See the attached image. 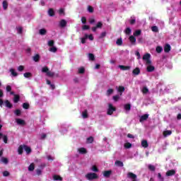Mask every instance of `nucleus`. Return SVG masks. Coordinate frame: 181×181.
<instances>
[{"label":"nucleus","instance_id":"37","mask_svg":"<svg viewBox=\"0 0 181 181\" xmlns=\"http://www.w3.org/2000/svg\"><path fill=\"white\" fill-rule=\"evenodd\" d=\"M124 110L126 111H131V104L127 103V104L124 105Z\"/></svg>","mask_w":181,"mask_h":181},{"label":"nucleus","instance_id":"13","mask_svg":"<svg viewBox=\"0 0 181 181\" xmlns=\"http://www.w3.org/2000/svg\"><path fill=\"white\" fill-rule=\"evenodd\" d=\"M78 151L81 155H85L86 153H87V149H86V148L83 147L78 148Z\"/></svg>","mask_w":181,"mask_h":181},{"label":"nucleus","instance_id":"24","mask_svg":"<svg viewBox=\"0 0 181 181\" xmlns=\"http://www.w3.org/2000/svg\"><path fill=\"white\" fill-rule=\"evenodd\" d=\"M141 146H143V148H148V146H149V144H148V141L143 140L141 141Z\"/></svg>","mask_w":181,"mask_h":181},{"label":"nucleus","instance_id":"9","mask_svg":"<svg viewBox=\"0 0 181 181\" xmlns=\"http://www.w3.org/2000/svg\"><path fill=\"white\" fill-rule=\"evenodd\" d=\"M129 42L132 43V45H136V38L134 35H131L129 37Z\"/></svg>","mask_w":181,"mask_h":181},{"label":"nucleus","instance_id":"21","mask_svg":"<svg viewBox=\"0 0 181 181\" xmlns=\"http://www.w3.org/2000/svg\"><path fill=\"white\" fill-rule=\"evenodd\" d=\"M47 13H48L49 16H51V17L54 16V9L49 8Z\"/></svg>","mask_w":181,"mask_h":181},{"label":"nucleus","instance_id":"5","mask_svg":"<svg viewBox=\"0 0 181 181\" xmlns=\"http://www.w3.org/2000/svg\"><path fill=\"white\" fill-rule=\"evenodd\" d=\"M103 176L104 177H110V176H111V175H112V170H105L103 171Z\"/></svg>","mask_w":181,"mask_h":181},{"label":"nucleus","instance_id":"43","mask_svg":"<svg viewBox=\"0 0 181 181\" xmlns=\"http://www.w3.org/2000/svg\"><path fill=\"white\" fill-rule=\"evenodd\" d=\"M49 71V67H47V66H44V67H42V73H46V74H47V73H48Z\"/></svg>","mask_w":181,"mask_h":181},{"label":"nucleus","instance_id":"57","mask_svg":"<svg viewBox=\"0 0 181 181\" xmlns=\"http://www.w3.org/2000/svg\"><path fill=\"white\" fill-rule=\"evenodd\" d=\"M112 98L115 100V102L117 103L118 100H119V95H114Z\"/></svg>","mask_w":181,"mask_h":181},{"label":"nucleus","instance_id":"51","mask_svg":"<svg viewBox=\"0 0 181 181\" xmlns=\"http://www.w3.org/2000/svg\"><path fill=\"white\" fill-rule=\"evenodd\" d=\"M141 33V30H137L134 33V36H139Z\"/></svg>","mask_w":181,"mask_h":181},{"label":"nucleus","instance_id":"8","mask_svg":"<svg viewBox=\"0 0 181 181\" xmlns=\"http://www.w3.org/2000/svg\"><path fill=\"white\" fill-rule=\"evenodd\" d=\"M149 118V115L148 114H144L141 115V117L139 119L140 122H144V121H146Z\"/></svg>","mask_w":181,"mask_h":181},{"label":"nucleus","instance_id":"34","mask_svg":"<svg viewBox=\"0 0 181 181\" xmlns=\"http://www.w3.org/2000/svg\"><path fill=\"white\" fill-rule=\"evenodd\" d=\"M53 179L54 180H60V181L63 180V177H62L60 175H56L53 176Z\"/></svg>","mask_w":181,"mask_h":181},{"label":"nucleus","instance_id":"4","mask_svg":"<svg viewBox=\"0 0 181 181\" xmlns=\"http://www.w3.org/2000/svg\"><path fill=\"white\" fill-rule=\"evenodd\" d=\"M103 28V22L99 21L95 27L92 28L93 32H97V29H101Z\"/></svg>","mask_w":181,"mask_h":181},{"label":"nucleus","instance_id":"20","mask_svg":"<svg viewBox=\"0 0 181 181\" xmlns=\"http://www.w3.org/2000/svg\"><path fill=\"white\" fill-rule=\"evenodd\" d=\"M115 165L116 166H119V168H122L124 166V163H122L121 160H116L115 162Z\"/></svg>","mask_w":181,"mask_h":181},{"label":"nucleus","instance_id":"29","mask_svg":"<svg viewBox=\"0 0 181 181\" xmlns=\"http://www.w3.org/2000/svg\"><path fill=\"white\" fill-rule=\"evenodd\" d=\"M113 93H114V89L109 88L106 92V95H107V97H110V95H111V94H112Z\"/></svg>","mask_w":181,"mask_h":181},{"label":"nucleus","instance_id":"49","mask_svg":"<svg viewBox=\"0 0 181 181\" xmlns=\"http://www.w3.org/2000/svg\"><path fill=\"white\" fill-rule=\"evenodd\" d=\"M148 169L149 170H151V172H155L156 168H155V165H148Z\"/></svg>","mask_w":181,"mask_h":181},{"label":"nucleus","instance_id":"41","mask_svg":"<svg viewBox=\"0 0 181 181\" xmlns=\"http://www.w3.org/2000/svg\"><path fill=\"white\" fill-rule=\"evenodd\" d=\"M124 148L126 149H129L130 148H132V144L129 142L124 144Z\"/></svg>","mask_w":181,"mask_h":181},{"label":"nucleus","instance_id":"56","mask_svg":"<svg viewBox=\"0 0 181 181\" xmlns=\"http://www.w3.org/2000/svg\"><path fill=\"white\" fill-rule=\"evenodd\" d=\"M105 36H107V33L106 32H103L100 37H99V39H103V37H105Z\"/></svg>","mask_w":181,"mask_h":181},{"label":"nucleus","instance_id":"7","mask_svg":"<svg viewBox=\"0 0 181 181\" xmlns=\"http://www.w3.org/2000/svg\"><path fill=\"white\" fill-rule=\"evenodd\" d=\"M166 176H175L176 175L175 170H169L166 172Z\"/></svg>","mask_w":181,"mask_h":181},{"label":"nucleus","instance_id":"10","mask_svg":"<svg viewBox=\"0 0 181 181\" xmlns=\"http://www.w3.org/2000/svg\"><path fill=\"white\" fill-rule=\"evenodd\" d=\"M59 26L61 28H66V26H67V21L64 19L61 20L59 22Z\"/></svg>","mask_w":181,"mask_h":181},{"label":"nucleus","instance_id":"3","mask_svg":"<svg viewBox=\"0 0 181 181\" xmlns=\"http://www.w3.org/2000/svg\"><path fill=\"white\" fill-rule=\"evenodd\" d=\"M136 177L137 176L136 174L131 172L127 173V178L131 179L132 181H137Z\"/></svg>","mask_w":181,"mask_h":181},{"label":"nucleus","instance_id":"38","mask_svg":"<svg viewBox=\"0 0 181 181\" xmlns=\"http://www.w3.org/2000/svg\"><path fill=\"white\" fill-rule=\"evenodd\" d=\"M85 72H86V69H84V67H81L78 69V73L79 74H84Z\"/></svg>","mask_w":181,"mask_h":181},{"label":"nucleus","instance_id":"1","mask_svg":"<svg viewBox=\"0 0 181 181\" xmlns=\"http://www.w3.org/2000/svg\"><path fill=\"white\" fill-rule=\"evenodd\" d=\"M88 180H95L98 177V175L95 173H88L85 175Z\"/></svg>","mask_w":181,"mask_h":181},{"label":"nucleus","instance_id":"16","mask_svg":"<svg viewBox=\"0 0 181 181\" xmlns=\"http://www.w3.org/2000/svg\"><path fill=\"white\" fill-rule=\"evenodd\" d=\"M4 104L5 107H6L7 108H12V107H13V105H12V103H11V102L8 100L4 101Z\"/></svg>","mask_w":181,"mask_h":181},{"label":"nucleus","instance_id":"31","mask_svg":"<svg viewBox=\"0 0 181 181\" xmlns=\"http://www.w3.org/2000/svg\"><path fill=\"white\" fill-rule=\"evenodd\" d=\"M86 142H87V144H93V142H94V137H93V136H89V137L86 139Z\"/></svg>","mask_w":181,"mask_h":181},{"label":"nucleus","instance_id":"14","mask_svg":"<svg viewBox=\"0 0 181 181\" xmlns=\"http://www.w3.org/2000/svg\"><path fill=\"white\" fill-rule=\"evenodd\" d=\"M119 69H120V70H123L124 71H125V70H130L131 69V66L119 65Z\"/></svg>","mask_w":181,"mask_h":181},{"label":"nucleus","instance_id":"19","mask_svg":"<svg viewBox=\"0 0 181 181\" xmlns=\"http://www.w3.org/2000/svg\"><path fill=\"white\" fill-rule=\"evenodd\" d=\"M163 135L165 138H166V136H169V135H172V131L170 130L164 131L163 132Z\"/></svg>","mask_w":181,"mask_h":181},{"label":"nucleus","instance_id":"55","mask_svg":"<svg viewBox=\"0 0 181 181\" xmlns=\"http://www.w3.org/2000/svg\"><path fill=\"white\" fill-rule=\"evenodd\" d=\"M1 162H3V163H5V165H7V163L9 162V160L6 158H2Z\"/></svg>","mask_w":181,"mask_h":181},{"label":"nucleus","instance_id":"61","mask_svg":"<svg viewBox=\"0 0 181 181\" xmlns=\"http://www.w3.org/2000/svg\"><path fill=\"white\" fill-rule=\"evenodd\" d=\"M9 175H11V174L7 170L3 172V176H4V177H8V176H9Z\"/></svg>","mask_w":181,"mask_h":181},{"label":"nucleus","instance_id":"23","mask_svg":"<svg viewBox=\"0 0 181 181\" xmlns=\"http://www.w3.org/2000/svg\"><path fill=\"white\" fill-rule=\"evenodd\" d=\"M19 100H21V96L19 95H14L13 103L16 104L19 103Z\"/></svg>","mask_w":181,"mask_h":181},{"label":"nucleus","instance_id":"45","mask_svg":"<svg viewBox=\"0 0 181 181\" xmlns=\"http://www.w3.org/2000/svg\"><path fill=\"white\" fill-rule=\"evenodd\" d=\"M29 103H23V108H24V110H29Z\"/></svg>","mask_w":181,"mask_h":181},{"label":"nucleus","instance_id":"11","mask_svg":"<svg viewBox=\"0 0 181 181\" xmlns=\"http://www.w3.org/2000/svg\"><path fill=\"white\" fill-rule=\"evenodd\" d=\"M33 60L37 63L40 61V55L39 54H36L35 56L33 57Z\"/></svg>","mask_w":181,"mask_h":181},{"label":"nucleus","instance_id":"30","mask_svg":"<svg viewBox=\"0 0 181 181\" xmlns=\"http://www.w3.org/2000/svg\"><path fill=\"white\" fill-rule=\"evenodd\" d=\"M156 53H162V52H163V48H162L160 46H157L156 48Z\"/></svg>","mask_w":181,"mask_h":181},{"label":"nucleus","instance_id":"59","mask_svg":"<svg viewBox=\"0 0 181 181\" xmlns=\"http://www.w3.org/2000/svg\"><path fill=\"white\" fill-rule=\"evenodd\" d=\"M91 170L93 172H98V168H97V165H93L92 168H91Z\"/></svg>","mask_w":181,"mask_h":181},{"label":"nucleus","instance_id":"52","mask_svg":"<svg viewBox=\"0 0 181 181\" xmlns=\"http://www.w3.org/2000/svg\"><path fill=\"white\" fill-rule=\"evenodd\" d=\"M3 141L4 144H8V136L3 134Z\"/></svg>","mask_w":181,"mask_h":181},{"label":"nucleus","instance_id":"48","mask_svg":"<svg viewBox=\"0 0 181 181\" xmlns=\"http://www.w3.org/2000/svg\"><path fill=\"white\" fill-rule=\"evenodd\" d=\"M47 76L48 77H54V72L49 71L48 73H47Z\"/></svg>","mask_w":181,"mask_h":181},{"label":"nucleus","instance_id":"26","mask_svg":"<svg viewBox=\"0 0 181 181\" xmlns=\"http://www.w3.org/2000/svg\"><path fill=\"white\" fill-rule=\"evenodd\" d=\"M39 33L40 35H41L42 36H44V35H46V33H47V30H46V29L45 28H42L39 30Z\"/></svg>","mask_w":181,"mask_h":181},{"label":"nucleus","instance_id":"42","mask_svg":"<svg viewBox=\"0 0 181 181\" xmlns=\"http://www.w3.org/2000/svg\"><path fill=\"white\" fill-rule=\"evenodd\" d=\"M143 94H148L149 93V89L146 86H144L142 89Z\"/></svg>","mask_w":181,"mask_h":181},{"label":"nucleus","instance_id":"40","mask_svg":"<svg viewBox=\"0 0 181 181\" xmlns=\"http://www.w3.org/2000/svg\"><path fill=\"white\" fill-rule=\"evenodd\" d=\"M116 45H117V46H122V38H118L116 41Z\"/></svg>","mask_w":181,"mask_h":181},{"label":"nucleus","instance_id":"53","mask_svg":"<svg viewBox=\"0 0 181 181\" xmlns=\"http://www.w3.org/2000/svg\"><path fill=\"white\" fill-rule=\"evenodd\" d=\"M88 12H90V13H93V12H94V8H93V6H88Z\"/></svg>","mask_w":181,"mask_h":181},{"label":"nucleus","instance_id":"39","mask_svg":"<svg viewBox=\"0 0 181 181\" xmlns=\"http://www.w3.org/2000/svg\"><path fill=\"white\" fill-rule=\"evenodd\" d=\"M24 77H25V78H29L30 77H32V73L30 72H25L23 74Z\"/></svg>","mask_w":181,"mask_h":181},{"label":"nucleus","instance_id":"36","mask_svg":"<svg viewBox=\"0 0 181 181\" xmlns=\"http://www.w3.org/2000/svg\"><path fill=\"white\" fill-rule=\"evenodd\" d=\"M88 57L89 60H91L92 62H94L95 60V57L93 55V54L89 53Z\"/></svg>","mask_w":181,"mask_h":181},{"label":"nucleus","instance_id":"50","mask_svg":"<svg viewBox=\"0 0 181 181\" xmlns=\"http://www.w3.org/2000/svg\"><path fill=\"white\" fill-rule=\"evenodd\" d=\"M48 46L53 47V46H54V41L53 40H49L48 42Z\"/></svg>","mask_w":181,"mask_h":181},{"label":"nucleus","instance_id":"60","mask_svg":"<svg viewBox=\"0 0 181 181\" xmlns=\"http://www.w3.org/2000/svg\"><path fill=\"white\" fill-rule=\"evenodd\" d=\"M6 90L7 93H11V91H12V87L11 86L8 85L6 87Z\"/></svg>","mask_w":181,"mask_h":181},{"label":"nucleus","instance_id":"35","mask_svg":"<svg viewBox=\"0 0 181 181\" xmlns=\"http://www.w3.org/2000/svg\"><path fill=\"white\" fill-rule=\"evenodd\" d=\"M28 170L30 172H33V170H35V164L34 163H31L29 167H28Z\"/></svg>","mask_w":181,"mask_h":181},{"label":"nucleus","instance_id":"18","mask_svg":"<svg viewBox=\"0 0 181 181\" xmlns=\"http://www.w3.org/2000/svg\"><path fill=\"white\" fill-rule=\"evenodd\" d=\"M16 122L18 124V125H25V120L22 119H16Z\"/></svg>","mask_w":181,"mask_h":181},{"label":"nucleus","instance_id":"2","mask_svg":"<svg viewBox=\"0 0 181 181\" xmlns=\"http://www.w3.org/2000/svg\"><path fill=\"white\" fill-rule=\"evenodd\" d=\"M115 110H116V109H115V107H114V106H112V104L109 103L108 109H107V115H112V114H114V111H115Z\"/></svg>","mask_w":181,"mask_h":181},{"label":"nucleus","instance_id":"54","mask_svg":"<svg viewBox=\"0 0 181 181\" xmlns=\"http://www.w3.org/2000/svg\"><path fill=\"white\" fill-rule=\"evenodd\" d=\"M49 52H52V53H56L57 52V48L56 47H52L49 49Z\"/></svg>","mask_w":181,"mask_h":181},{"label":"nucleus","instance_id":"58","mask_svg":"<svg viewBox=\"0 0 181 181\" xmlns=\"http://www.w3.org/2000/svg\"><path fill=\"white\" fill-rule=\"evenodd\" d=\"M124 32L126 35H131L132 30L129 28H127Z\"/></svg>","mask_w":181,"mask_h":181},{"label":"nucleus","instance_id":"22","mask_svg":"<svg viewBox=\"0 0 181 181\" xmlns=\"http://www.w3.org/2000/svg\"><path fill=\"white\" fill-rule=\"evenodd\" d=\"M146 70L148 73H152V71H155V66L152 65L148 66Z\"/></svg>","mask_w":181,"mask_h":181},{"label":"nucleus","instance_id":"46","mask_svg":"<svg viewBox=\"0 0 181 181\" xmlns=\"http://www.w3.org/2000/svg\"><path fill=\"white\" fill-rule=\"evenodd\" d=\"M14 113L17 117H20V115L22 114V112L21 111V110L17 109L15 110Z\"/></svg>","mask_w":181,"mask_h":181},{"label":"nucleus","instance_id":"6","mask_svg":"<svg viewBox=\"0 0 181 181\" xmlns=\"http://www.w3.org/2000/svg\"><path fill=\"white\" fill-rule=\"evenodd\" d=\"M132 74L133 76H139V74H141V69H139V67H136L132 71Z\"/></svg>","mask_w":181,"mask_h":181},{"label":"nucleus","instance_id":"47","mask_svg":"<svg viewBox=\"0 0 181 181\" xmlns=\"http://www.w3.org/2000/svg\"><path fill=\"white\" fill-rule=\"evenodd\" d=\"M87 37H88L87 34H85V37L81 38V42L82 45H84L86 43V40H87Z\"/></svg>","mask_w":181,"mask_h":181},{"label":"nucleus","instance_id":"12","mask_svg":"<svg viewBox=\"0 0 181 181\" xmlns=\"http://www.w3.org/2000/svg\"><path fill=\"white\" fill-rule=\"evenodd\" d=\"M170 49H172V47H170V45L166 44L164 47L165 53H169V52H170Z\"/></svg>","mask_w":181,"mask_h":181},{"label":"nucleus","instance_id":"62","mask_svg":"<svg viewBox=\"0 0 181 181\" xmlns=\"http://www.w3.org/2000/svg\"><path fill=\"white\" fill-rule=\"evenodd\" d=\"M81 22L83 23V25H86V23H87V18L86 17H82Z\"/></svg>","mask_w":181,"mask_h":181},{"label":"nucleus","instance_id":"33","mask_svg":"<svg viewBox=\"0 0 181 181\" xmlns=\"http://www.w3.org/2000/svg\"><path fill=\"white\" fill-rule=\"evenodd\" d=\"M152 32H155V33H158L159 32V29L158 28V26L153 25L151 27Z\"/></svg>","mask_w":181,"mask_h":181},{"label":"nucleus","instance_id":"63","mask_svg":"<svg viewBox=\"0 0 181 181\" xmlns=\"http://www.w3.org/2000/svg\"><path fill=\"white\" fill-rule=\"evenodd\" d=\"M24 69H25V66H23V65H21L18 67V71H23Z\"/></svg>","mask_w":181,"mask_h":181},{"label":"nucleus","instance_id":"44","mask_svg":"<svg viewBox=\"0 0 181 181\" xmlns=\"http://www.w3.org/2000/svg\"><path fill=\"white\" fill-rule=\"evenodd\" d=\"M10 72L11 73L13 77H16L18 76V74L16 73V71H15V69H11Z\"/></svg>","mask_w":181,"mask_h":181},{"label":"nucleus","instance_id":"15","mask_svg":"<svg viewBox=\"0 0 181 181\" xmlns=\"http://www.w3.org/2000/svg\"><path fill=\"white\" fill-rule=\"evenodd\" d=\"M24 150L28 155L32 153V148H30V147L28 146L27 145H24Z\"/></svg>","mask_w":181,"mask_h":181},{"label":"nucleus","instance_id":"25","mask_svg":"<svg viewBox=\"0 0 181 181\" xmlns=\"http://www.w3.org/2000/svg\"><path fill=\"white\" fill-rule=\"evenodd\" d=\"M117 91L120 93V95H122V93L125 91V88L124 86H119Z\"/></svg>","mask_w":181,"mask_h":181},{"label":"nucleus","instance_id":"64","mask_svg":"<svg viewBox=\"0 0 181 181\" xmlns=\"http://www.w3.org/2000/svg\"><path fill=\"white\" fill-rule=\"evenodd\" d=\"M83 30H88L90 29V26L87 25H84L82 28Z\"/></svg>","mask_w":181,"mask_h":181},{"label":"nucleus","instance_id":"17","mask_svg":"<svg viewBox=\"0 0 181 181\" xmlns=\"http://www.w3.org/2000/svg\"><path fill=\"white\" fill-rule=\"evenodd\" d=\"M23 149H25L24 145L19 146L18 149V155H22L23 153Z\"/></svg>","mask_w":181,"mask_h":181},{"label":"nucleus","instance_id":"27","mask_svg":"<svg viewBox=\"0 0 181 181\" xmlns=\"http://www.w3.org/2000/svg\"><path fill=\"white\" fill-rule=\"evenodd\" d=\"M149 59H151V54L149 53H146V54H144L143 56V60H149Z\"/></svg>","mask_w":181,"mask_h":181},{"label":"nucleus","instance_id":"32","mask_svg":"<svg viewBox=\"0 0 181 181\" xmlns=\"http://www.w3.org/2000/svg\"><path fill=\"white\" fill-rule=\"evenodd\" d=\"M2 5H3V8L4 9V11H6V9H8V1H4L2 3Z\"/></svg>","mask_w":181,"mask_h":181},{"label":"nucleus","instance_id":"28","mask_svg":"<svg viewBox=\"0 0 181 181\" xmlns=\"http://www.w3.org/2000/svg\"><path fill=\"white\" fill-rule=\"evenodd\" d=\"M82 117H83V118H84V119L88 118V112L87 111V110H85L82 112Z\"/></svg>","mask_w":181,"mask_h":181}]
</instances>
